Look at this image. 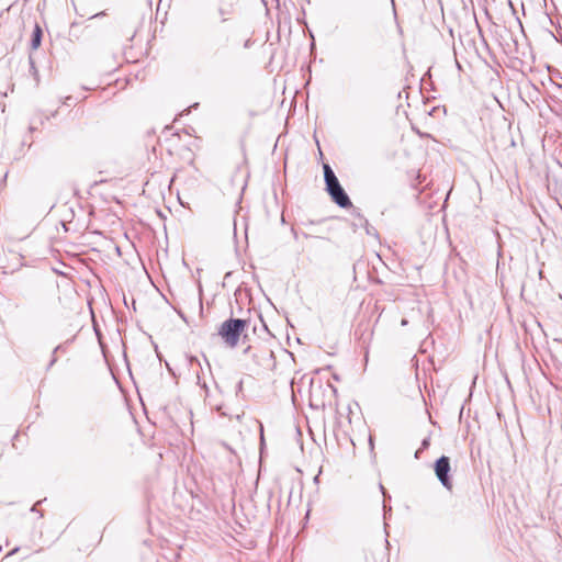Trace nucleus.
Returning a JSON list of instances; mask_svg holds the SVG:
<instances>
[{
  "mask_svg": "<svg viewBox=\"0 0 562 562\" xmlns=\"http://www.w3.org/2000/svg\"><path fill=\"white\" fill-rule=\"evenodd\" d=\"M383 508H384V514L386 513V505L384 504L383 505Z\"/></svg>",
  "mask_w": 562,
  "mask_h": 562,
  "instance_id": "nucleus-19",
  "label": "nucleus"
},
{
  "mask_svg": "<svg viewBox=\"0 0 562 562\" xmlns=\"http://www.w3.org/2000/svg\"><path fill=\"white\" fill-rule=\"evenodd\" d=\"M56 361H57V356H56V353L53 352L52 360L49 361L47 369H50L56 363Z\"/></svg>",
  "mask_w": 562,
  "mask_h": 562,
  "instance_id": "nucleus-9",
  "label": "nucleus"
},
{
  "mask_svg": "<svg viewBox=\"0 0 562 562\" xmlns=\"http://www.w3.org/2000/svg\"><path fill=\"white\" fill-rule=\"evenodd\" d=\"M372 231H374V228H373V227H367V233H368L369 235L373 234V233H372Z\"/></svg>",
  "mask_w": 562,
  "mask_h": 562,
  "instance_id": "nucleus-13",
  "label": "nucleus"
},
{
  "mask_svg": "<svg viewBox=\"0 0 562 562\" xmlns=\"http://www.w3.org/2000/svg\"><path fill=\"white\" fill-rule=\"evenodd\" d=\"M434 470L437 479L442 484V486L450 491L452 488V481L449 475L451 471L450 458L447 456H441L439 459L436 460Z\"/></svg>",
  "mask_w": 562,
  "mask_h": 562,
  "instance_id": "nucleus-3",
  "label": "nucleus"
},
{
  "mask_svg": "<svg viewBox=\"0 0 562 562\" xmlns=\"http://www.w3.org/2000/svg\"><path fill=\"white\" fill-rule=\"evenodd\" d=\"M324 179L326 184V191L330 195L331 200L342 209H349L352 206V203L346 193L345 189L341 187L338 178L335 172L330 168L329 165L325 164L324 167Z\"/></svg>",
  "mask_w": 562,
  "mask_h": 562,
  "instance_id": "nucleus-1",
  "label": "nucleus"
},
{
  "mask_svg": "<svg viewBox=\"0 0 562 562\" xmlns=\"http://www.w3.org/2000/svg\"><path fill=\"white\" fill-rule=\"evenodd\" d=\"M254 359L258 361L260 364L269 366L270 362L273 361V352L271 350H261L259 353H255Z\"/></svg>",
  "mask_w": 562,
  "mask_h": 562,
  "instance_id": "nucleus-4",
  "label": "nucleus"
},
{
  "mask_svg": "<svg viewBox=\"0 0 562 562\" xmlns=\"http://www.w3.org/2000/svg\"><path fill=\"white\" fill-rule=\"evenodd\" d=\"M42 37H43V31L38 24H35L33 33H32V38H31V48L32 49H37L41 46Z\"/></svg>",
  "mask_w": 562,
  "mask_h": 562,
  "instance_id": "nucleus-5",
  "label": "nucleus"
},
{
  "mask_svg": "<svg viewBox=\"0 0 562 562\" xmlns=\"http://www.w3.org/2000/svg\"><path fill=\"white\" fill-rule=\"evenodd\" d=\"M30 63H31L32 68H33V69H35V67H34V61L32 60V58H31V57H30Z\"/></svg>",
  "mask_w": 562,
  "mask_h": 562,
  "instance_id": "nucleus-16",
  "label": "nucleus"
},
{
  "mask_svg": "<svg viewBox=\"0 0 562 562\" xmlns=\"http://www.w3.org/2000/svg\"><path fill=\"white\" fill-rule=\"evenodd\" d=\"M555 340H558V341H562V338H560V339H558V338H557Z\"/></svg>",
  "mask_w": 562,
  "mask_h": 562,
  "instance_id": "nucleus-20",
  "label": "nucleus"
},
{
  "mask_svg": "<svg viewBox=\"0 0 562 562\" xmlns=\"http://www.w3.org/2000/svg\"><path fill=\"white\" fill-rule=\"evenodd\" d=\"M65 352L66 351V344H60L58 345L57 347H55L54 349V353H57V352Z\"/></svg>",
  "mask_w": 562,
  "mask_h": 562,
  "instance_id": "nucleus-8",
  "label": "nucleus"
},
{
  "mask_svg": "<svg viewBox=\"0 0 562 562\" xmlns=\"http://www.w3.org/2000/svg\"><path fill=\"white\" fill-rule=\"evenodd\" d=\"M248 326V321L241 318H228L218 328V336L229 348L238 345L239 338Z\"/></svg>",
  "mask_w": 562,
  "mask_h": 562,
  "instance_id": "nucleus-2",
  "label": "nucleus"
},
{
  "mask_svg": "<svg viewBox=\"0 0 562 562\" xmlns=\"http://www.w3.org/2000/svg\"><path fill=\"white\" fill-rule=\"evenodd\" d=\"M380 488H381V491H382L383 495L385 496V488H384V486H383V485H380Z\"/></svg>",
  "mask_w": 562,
  "mask_h": 562,
  "instance_id": "nucleus-15",
  "label": "nucleus"
},
{
  "mask_svg": "<svg viewBox=\"0 0 562 562\" xmlns=\"http://www.w3.org/2000/svg\"><path fill=\"white\" fill-rule=\"evenodd\" d=\"M429 441L430 439L429 438H424L423 441H422V447L415 452V458L418 459L419 458V453L427 449L429 447Z\"/></svg>",
  "mask_w": 562,
  "mask_h": 562,
  "instance_id": "nucleus-7",
  "label": "nucleus"
},
{
  "mask_svg": "<svg viewBox=\"0 0 562 562\" xmlns=\"http://www.w3.org/2000/svg\"><path fill=\"white\" fill-rule=\"evenodd\" d=\"M243 380H240L238 383H237V386H236V393L238 394L239 392L243 391Z\"/></svg>",
  "mask_w": 562,
  "mask_h": 562,
  "instance_id": "nucleus-10",
  "label": "nucleus"
},
{
  "mask_svg": "<svg viewBox=\"0 0 562 562\" xmlns=\"http://www.w3.org/2000/svg\"><path fill=\"white\" fill-rule=\"evenodd\" d=\"M407 324V321L406 319H403L402 321V325H406Z\"/></svg>",
  "mask_w": 562,
  "mask_h": 562,
  "instance_id": "nucleus-18",
  "label": "nucleus"
},
{
  "mask_svg": "<svg viewBox=\"0 0 562 562\" xmlns=\"http://www.w3.org/2000/svg\"><path fill=\"white\" fill-rule=\"evenodd\" d=\"M251 349V347H247L244 352L247 353L249 350Z\"/></svg>",
  "mask_w": 562,
  "mask_h": 562,
  "instance_id": "nucleus-17",
  "label": "nucleus"
},
{
  "mask_svg": "<svg viewBox=\"0 0 562 562\" xmlns=\"http://www.w3.org/2000/svg\"><path fill=\"white\" fill-rule=\"evenodd\" d=\"M198 302H199V307H200V310H202L201 294H199Z\"/></svg>",
  "mask_w": 562,
  "mask_h": 562,
  "instance_id": "nucleus-12",
  "label": "nucleus"
},
{
  "mask_svg": "<svg viewBox=\"0 0 562 562\" xmlns=\"http://www.w3.org/2000/svg\"><path fill=\"white\" fill-rule=\"evenodd\" d=\"M234 13L233 3H222L218 7V14L222 18V22L227 21V16Z\"/></svg>",
  "mask_w": 562,
  "mask_h": 562,
  "instance_id": "nucleus-6",
  "label": "nucleus"
},
{
  "mask_svg": "<svg viewBox=\"0 0 562 562\" xmlns=\"http://www.w3.org/2000/svg\"><path fill=\"white\" fill-rule=\"evenodd\" d=\"M19 550H20V548H19V547H15L14 549H12V550L8 553V555H13V554H15Z\"/></svg>",
  "mask_w": 562,
  "mask_h": 562,
  "instance_id": "nucleus-11",
  "label": "nucleus"
},
{
  "mask_svg": "<svg viewBox=\"0 0 562 562\" xmlns=\"http://www.w3.org/2000/svg\"><path fill=\"white\" fill-rule=\"evenodd\" d=\"M38 504H41V501H40V502H37V503L32 507V512H35V510H36V506H37Z\"/></svg>",
  "mask_w": 562,
  "mask_h": 562,
  "instance_id": "nucleus-14",
  "label": "nucleus"
}]
</instances>
